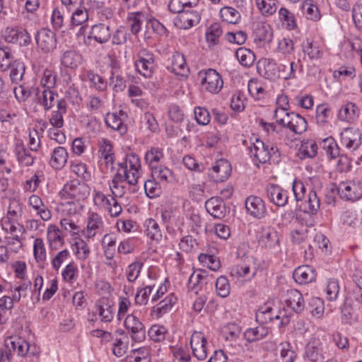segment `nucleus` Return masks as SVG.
I'll return each instance as SVG.
<instances>
[{
    "label": "nucleus",
    "mask_w": 362,
    "mask_h": 362,
    "mask_svg": "<svg viewBox=\"0 0 362 362\" xmlns=\"http://www.w3.org/2000/svg\"><path fill=\"white\" fill-rule=\"evenodd\" d=\"M142 175L141 159L135 153L127 154L124 160L118 164L116 173L110 183V189L115 195L122 197L133 192Z\"/></svg>",
    "instance_id": "1"
},
{
    "label": "nucleus",
    "mask_w": 362,
    "mask_h": 362,
    "mask_svg": "<svg viewBox=\"0 0 362 362\" xmlns=\"http://www.w3.org/2000/svg\"><path fill=\"white\" fill-rule=\"evenodd\" d=\"M2 230L5 233L4 243L14 252H18L23 247L26 229L22 220L4 215L0 221Z\"/></svg>",
    "instance_id": "2"
},
{
    "label": "nucleus",
    "mask_w": 362,
    "mask_h": 362,
    "mask_svg": "<svg viewBox=\"0 0 362 362\" xmlns=\"http://www.w3.org/2000/svg\"><path fill=\"white\" fill-rule=\"evenodd\" d=\"M250 155L256 165L267 162H279L280 152L276 146L267 144L257 138H255L254 141H250Z\"/></svg>",
    "instance_id": "3"
},
{
    "label": "nucleus",
    "mask_w": 362,
    "mask_h": 362,
    "mask_svg": "<svg viewBox=\"0 0 362 362\" xmlns=\"http://www.w3.org/2000/svg\"><path fill=\"white\" fill-rule=\"evenodd\" d=\"M134 65L138 74L146 78H151L156 68L154 54L145 48L139 49L136 54Z\"/></svg>",
    "instance_id": "4"
},
{
    "label": "nucleus",
    "mask_w": 362,
    "mask_h": 362,
    "mask_svg": "<svg viewBox=\"0 0 362 362\" xmlns=\"http://www.w3.org/2000/svg\"><path fill=\"white\" fill-rule=\"evenodd\" d=\"M88 194L89 187L77 180L66 182L59 192V197L64 201L72 199L78 202L86 198Z\"/></svg>",
    "instance_id": "5"
},
{
    "label": "nucleus",
    "mask_w": 362,
    "mask_h": 362,
    "mask_svg": "<svg viewBox=\"0 0 362 362\" xmlns=\"http://www.w3.org/2000/svg\"><path fill=\"white\" fill-rule=\"evenodd\" d=\"M6 345H9L11 350L16 352L18 356L33 358L32 362H37L40 349L35 344H29L21 337H10L6 341Z\"/></svg>",
    "instance_id": "6"
},
{
    "label": "nucleus",
    "mask_w": 362,
    "mask_h": 362,
    "mask_svg": "<svg viewBox=\"0 0 362 362\" xmlns=\"http://www.w3.org/2000/svg\"><path fill=\"white\" fill-rule=\"evenodd\" d=\"M115 315V308L111 300L106 297H101L98 299L93 305L92 318L90 321L95 322L98 318L105 323L112 321Z\"/></svg>",
    "instance_id": "7"
},
{
    "label": "nucleus",
    "mask_w": 362,
    "mask_h": 362,
    "mask_svg": "<svg viewBox=\"0 0 362 362\" xmlns=\"http://www.w3.org/2000/svg\"><path fill=\"white\" fill-rule=\"evenodd\" d=\"M124 326L132 341L141 342L146 339V327L136 311L126 316Z\"/></svg>",
    "instance_id": "8"
},
{
    "label": "nucleus",
    "mask_w": 362,
    "mask_h": 362,
    "mask_svg": "<svg viewBox=\"0 0 362 362\" xmlns=\"http://www.w3.org/2000/svg\"><path fill=\"white\" fill-rule=\"evenodd\" d=\"M199 76L202 77L201 86L205 91L211 94H217L223 88L222 76L215 69H209L204 73L200 72Z\"/></svg>",
    "instance_id": "9"
},
{
    "label": "nucleus",
    "mask_w": 362,
    "mask_h": 362,
    "mask_svg": "<svg viewBox=\"0 0 362 362\" xmlns=\"http://www.w3.org/2000/svg\"><path fill=\"white\" fill-rule=\"evenodd\" d=\"M86 227L82 231L88 240H94L98 235H101L104 230L105 223L100 214L95 211H89L86 219Z\"/></svg>",
    "instance_id": "10"
},
{
    "label": "nucleus",
    "mask_w": 362,
    "mask_h": 362,
    "mask_svg": "<svg viewBox=\"0 0 362 362\" xmlns=\"http://www.w3.org/2000/svg\"><path fill=\"white\" fill-rule=\"evenodd\" d=\"M338 192L343 199L357 201L362 197V182L356 180L341 182L338 186Z\"/></svg>",
    "instance_id": "11"
},
{
    "label": "nucleus",
    "mask_w": 362,
    "mask_h": 362,
    "mask_svg": "<svg viewBox=\"0 0 362 362\" xmlns=\"http://www.w3.org/2000/svg\"><path fill=\"white\" fill-rule=\"evenodd\" d=\"M340 144L351 151L358 149L362 144V134L358 129L344 128L340 133Z\"/></svg>",
    "instance_id": "12"
},
{
    "label": "nucleus",
    "mask_w": 362,
    "mask_h": 362,
    "mask_svg": "<svg viewBox=\"0 0 362 362\" xmlns=\"http://www.w3.org/2000/svg\"><path fill=\"white\" fill-rule=\"evenodd\" d=\"M6 42L27 47L31 43V36L26 29L20 27H7L4 32Z\"/></svg>",
    "instance_id": "13"
},
{
    "label": "nucleus",
    "mask_w": 362,
    "mask_h": 362,
    "mask_svg": "<svg viewBox=\"0 0 362 362\" xmlns=\"http://www.w3.org/2000/svg\"><path fill=\"white\" fill-rule=\"evenodd\" d=\"M190 345L194 356L200 361L205 360L210 351V345L204 333L194 331L190 340Z\"/></svg>",
    "instance_id": "14"
},
{
    "label": "nucleus",
    "mask_w": 362,
    "mask_h": 362,
    "mask_svg": "<svg viewBox=\"0 0 362 362\" xmlns=\"http://www.w3.org/2000/svg\"><path fill=\"white\" fill-rule=\"evenodd\" d=\"M259 245L264 248L280 250V238L278 232L271 227L262 228L258 238Z\"/></svg>",
    "instance_id": "15"
},
{
    "label": "nucleus",
    "mask_w": 362,
    "mask_h": 362,
    "mask_svg": "<svg viewBox=\"0 0 362 362\" xmlns=\"http://www.w3.org/2000/svg\"><path fill=\"white\" fill-rule=\"evenodd\" d=\"M127 117V114L123 110L108 112L105 115V123L107 127L117 132L120 135H124L127 132V126L124 124Z\"/></svg>",
    "instance_id": "16"
},
{
    "label": "nucleus",
    "mask_w": 362,
    "mask_h": 362,
    "mask_svg": "<svg viewBox=\"0 0 362 362\" xmlns=\"http://www.w3.org/2000/svg\"><path fill=\"white\" fill-rule=\"evenodd\" d=\"M35 39L37 47L43 52L49 53L56 48V36L55 34L49 29H40L35 34Z\"/></svg>",
    "instance_id": "17"
},
{
    "label": "nucleus",
    "mask_w": 362,
    "mask_h": 362,
    "mask_svg": "<svg viewBox=\"0 0 362 362\" xmlns=\"http://www.w3.org/2000/svg\"><path fill=\"white\" fill-rule=\"evenodd\" d=\"M257 70L264 78L270 81H276L281 78L280 64L274 59H263L257 63Z\"/></svg>",
    "instance_id": "18"
},
{
    "label": "nucleus",
    "mask_w": 362,
    "mask_h": 362,
    "mask_svg": "<svg viewBox=\"0 0 362 362\" xmlns=\"http://www.w3.org/2000/svg\"><path fill=\"white\" fill-rule=\"evenodd\" d=\"M231 165L225 159H220L209 170V177L214 182H221L230 175Z\"/></svg>",
    "instance_id": "19"
},
{
    "label": "nucleus",
    "mask_w": 362,
    "mask_h": 362,
    "mask_svg": "<svg viewBox=\"0 0 362 362\" xmlns=\"http://www.w3.org/2000/svg\"><path fill=\"white\" fill-rule=\"evenodd\" d=\"M98 156L99 162L104 163L107 168H113L115 153L112 141L105 138L99 139Z\"/></svg>",
    "instance_id": "20"
},
{
    "label": "nucleus",
    "mask_w": 362,
    "mask_h": 362,
    "mask_svg": "<svg viewBox=\"0 0 362 362\" xmlns=\"http://www.w3.org/2000/svg\"><path fill=\"white\" fill-rule=\"evenodd\" d=\"M257 259L252 256H247L241 263L235 265L233 272L240 277L251 279L257 272Z\"/></svg>",
    "instance_id": "21"
},
{
    "label": "nucleus",
    "mask_w": 362,
    "mask_h": 362,
    "mask_svg": "<svg viewBox=\"0 0 362 362\" xmlns=\"http://www.w3.org/2000/svg\"><path fill=\"white\" fill-rule=\"evenodd\" d=\"M281 122L283 123V127L288 128L296 134H303L308 128L306 119L293 112H291L290 116H286L285 119H281Z\"/></svg>",
    "instance_id": "22"
},
{
    "label": "nucleus",
    "mask_w": 362,
    "mask_h": 362,
    "mask_svg": "<svg viewBox=\"0 0 362 362\" xmlns=\"http://www.w3.org/2000/svg\"><path fill=\"white\" fill-rule=\"evenodd\" d=\"M266 193L268 199L276 206L283 207L288 203L287 191L278 185H269L267 187Z\"/></svg>",
    "instance_id": "23"
},
{
    "label": "nucleus",
    "mask_w": 362,
    "mask_h": 362,
    "mask_svg": "<svg viewBox=\"0 0 362 362\" xmlns=\"http://www.w3.org/2000/svg\"><path fill=\"white\" fill-rule=\"evenodd\" d=\"M47 242L50 250L57 251L65 244L64 235L55 224H49L47 228Z\"/></svg>",
    "instance_id": "24"
},
{
    "label": "nucleus",
    "mask_w": 362,
    "mask_h": 362,
    "mask_svg": "<svg viewBox=\"0 0 362 362\" xmlns=\"http://www.w3.org/2000/svg\"><path fill=\"white\" fill-rule=\"evenodd\" d=\"M323 346L316 339L310 340L305 346L304 359L305 362H325Z\"/></svg>",
    "instance_id": "25"
},
{
    "label": "nucleus",
    "mask_w": 362,
    "mask_h": 362,
    "mask_svg": "<svg viewBox=\"0 0 362 362\" xmlns=\"http://www.w3.org/2000/svg\"><path fill=\"white\" fill-rule=\"evenodd\" d=\"M247 213L256 218L264 217L267 209L263 199L257 196L248 197L245 202Z\"/></svg>",
    "instance_id": "26"
},
{
    "label": "nucleus",
    "mask_w": 362,
    "mask_h": 362,
    "mask_svg": "<svg viewBox=\"0 0 362 362\" xmlns=\"http://www.w3.org/2000/svg\"><path fill=\"white\" fill-rule=\"evenodd\" d=\"M67 112V103L64 99H60L57 103V110L52 111L49 115V124L55 129L64 127V115Z\"/></svg>",
    "instance_id": "27"
},
{
    "label": "nucleus",
    "mask_w": 362,
    "mask_h": 362,
    "mask_svg": "<svg viewBox=\"0 0 362 362\" xmlns=\"http://www.w3.org/2000/svg\"><path fill=\"white\" fill-rule=\"evenodd\" d=\"M13 152L20 165L29 167L34 164L35 157L32 155L30 149H27L22 141L16 142Z\"/></svg>",
    "instance_id": "28"
},
{
    "label": "nucleus",
    "mask_w": 362,
    "mask_h": 362,
    "mask_svg": "<svg viewBox=\"0 0 362 362\" xmlns=\"http://www.w3.org/2000/svg\"><path fill=\"white\" fill-rule=\"evenodd\" d=\"M167 69L177 76H187L189 73V69L186 63L185 56L175 52L171 57V64Z\"/></svg>",
    "instance_id": "29"
},
{
    "label": "nucleus",
    "mask_w": 362,
    "mask_h": 362,
    "mask_svg": "<svg viewBox=\"0 0 362 362\" xmlns=\"http://www.w3.org/2000/svg\"><path fill=\"white\" fill-rule=\"evenodd\" d=\"M68 158L67 150L63 146H57L52 150L50 154L49 165L54 170H59L66 165Z\"/></svg>",
    "instance_id": "30"
},
{
    "label": "nucleus",
    "mask_w": 362,
    "mask_h": 362,
    "mask_svg": "<svg viewBox=\"0 0 362 362\" xmlns=\"http://www.w3.org/2000/svg\"><path fill=\"white\" fill-rule=\"evenodd\" d=\"M253 35L255 41L270 42L273 38V31L270 24L262 21L257 22L254 24Z\"/></svg>",
    "instance_id": "31"
},
{
    "label": "nucleus",
    "mask_w": 362,
    "mask_h": 362,
    "mask_svg": "<svg viewBox=\"0 0 362 362\" xmlns=\"http://www.w3.org/2000/svg\"><path fill=\"white\" fill-rule=\"evenodd\" d=\"M285 302L286 305L296 313H300L305 306L303 295L296 289L287 291Z\"/></svg>",
    "instance_id": "32"
},
{
    "label": "nucleus",
    "mask_w": 362,
    "mask_h": 362,
    "mask_svg": "<svg viewBox=\"0 0 362 362\" xmlns=\"http://www.w3.org/2000/svg\"><path fill=\"white\" fill-rule=\"evenodd\" d=\"M361 312L358 306L347 298L341 308V320L346 324L352 325L358 320Z\"/></svg>",
    "instance_id": "33"
},
{
    "label": "nucleus",
    "mask_w": 362,
    "mask_h": 362,
    "mask_svg": "<svg viewBox=\"0 0 362 362\" xmlns=\"http://www.w3.org/2000/svg\"><path fill=\"white\" fill-rule=\"evenodd\" d=\"M207 212L214 218H223L226 215V208L223 200L218 197H211L205 202Z\"/></svg>",
    "instance_id": "34"
},
{
    "label": "nucleus",
    "mask_w": 362,
    "mask_h": 362,
    "mask_svg": "<svg viewBox=\"0 0 362 362\" xmlns=\"http://www.w3.org/2000/svg\"><path fill=\"white\" fill-rule=\"evenodd\" d=\"M109 86L116 93L123 91L126 87V81L119 67L116 64L112 65L109 76Z\"/></svg>",
    "instance_id": "35"
},
{
    "label": "nucleus",
    "mask_w": 362,
    "mask_h": 362,
    "mask_svg": "<svg viewBox=\"0 0 362 362\" xmlns=\"http://www.w3.org/2000/svg\"><path fill=\"white\" fill-rule=\"evenodd\" d=\"M295 281L300 284H306L315 280L316 273L313 268L308 265L298 267L293 272Z\"/></svg>",
    "instance_id": "36"
},
{
    "label": "nucleus",
    "mask_w": 362,
    "mask_h": 362,
    "mask_svg": "<svg viewBox=\"0 0 362 362\" xmlns=\"http://www.w3.org/2000/svg\"><path fill=\"white\" fill-rule=\"evenodd\" d=\"M115 197H118L115 196L112 192L111 194H105L98 189H93L92 192L93 205L101 211H107Z\"/></svg>",
    "instance_id": "37"
},
{
    "label": "nucleus",
    "mask_w": 362,
    "mask_h": 362,
    "mask_svg": "<svg viewBox=\"0 0 362 362\" xmlns=\"http://www.w3.org/2000/svg\"><path fill=\"white\" fill-rule=\"evenodd\" d=\"M82 79L88 81L90 83V87L94 88L98 91L103 92L107 88V82L101 76L92 70L84 71L82 75Z\"/></svg>",
    "instance_id": "38"
},
{
    "label": "nucleus",
    "mask_w": 362,
    "mask_h": 362,
    "mask_svg": "<svg viewBox=\"0 0 362 362\" xmlns=\"http://www.w3.org/2000/svg\"><path fill=\"white\" fill-rule=\"evenodd\" d=\"M359 110L356 105L349 102L341 107L338 112V118L341 121L351 123L358 117Z\"/></svg>",
    "instance_id": "39"
},
{
    "label": "nucleus",
    "mask_w": 362,
    "mask_h": 362,
    "mask_svg": "<svg viewBox=\"0 0 362 362\" xmlns=\"http://www.w3.org/2000/svg\"><path fill=\"white\" fill-rule=\"evenodd\" d=\"M256 320L260 325L267 324L274 319H279L276 313H274V309L270 303H266L261 306L256 313Z\"/></svg>",
    "instance_id": "40"
},
{
    "label": "nucleus",
    "mask_w": 362,
    "mask_h": 362,
    "mask_svg": "<svg viewBox=\"0 0 362 362\" xmlns=\"http://www.w3.org/2000/svg\"><path fill=\"white\" fill-rule=\"evenodd\" d=\"M111 37V33L108 25L98 23L92 26L88 38L93 37L96 42L103 44L107 42Z\"/></svg>",
    "instance_id": "41"
},
{
    "label": "nucleus",
    "mask_w": 362,
    "mask_h": 362,
    "mask_svg": "<svg viewBox=\"0 0 362 362\" xmlns=\"http://www.w3.org/2000/svg\"><path fill=\"white\" fill-rule=\"evenodd\" d=\"M177 301V297L173 293H170L164 299L160 300L153 307V312L157 318H160L168 313Z\"/></svg>",
    "instance_id": "42"
},
{
    "label": "nucleus",
    "mask_w": 362,
    "mask_h": 362,
    "mask_svg": "<svg viewBox=\"0 0 362 362\" xmlns=\"http://www.w3.org/2000/svg\"><path fill=\"white\" fill-rule=\"evenodd\" d=\"M18 59L14 56L12 49L8 46H0V71L5 72L8 71L11 66Z\"/></svg>",
    "instance_id": "43"
},
{
    "label": "nucleus",
    "mask_w": 362,
    "mask_h": 362,
    "mask_svg": "<svg viewBox=\"0 0 362 362\" xmlns=\"http://www.w3.org/2000/svg\"><path fill=\"white\" fill-rule=\"evenodd\" d=\"M163 159V149L160 147H151L145 153L144 161L151 168V169L158 166L159 163Z\"/></svg>",
    "instance_id": "44"
},
{
    "label": "nucleus",
    "mask_w": 362,
    "mask_h": 362,
    "mask_svg": "<svg viewBox=\"0 0 362 362\" xmlns=\"http://www.w3.org/2000/svg\"><path fill=\"white\" fill-rule=\"evenodd\" d=\"M276 360L278 362H293L296 358V354L293 350L291 344L288 341L280 343L276 347Z\"/></svg>",
    "instance_id": "45"
},
{
    "label": "nucleus",
    "mask_w": 362,
    "mask_h": 362,
    "mask_svg": "<svg viewBox=\"0 0 362 362\" xmlns=\"http://www.w3.org/2000/svg\"><path fill=\"white\" fill-rule=\"evenodd\" d=\"M151 175L161 185L173 182L175 180L173 172L167 167L158 165L151 169Z\"/></svg>",
    "instance_id": "46"
},
{
    "label": "nucleus",
    "mask_w": 362,
    "mask_h": 362,
    "mask_svg": "<svg viewBox=\"0 0 362 362\" xmlns=\"http://www.w3.org/2000/svg\"><path fill=\"white\" fill-rule=\"evenodd\" d=\"M145 234L153 241L159 243L162 240V231L158 222L153 218H148L144 222Z\"/></svg>",
    "instance_id": "47"
},
{
    "label": "nucleus",
    "mask_w": 362,
    "mask_h": 362,
    "mask_svg": "<svg viewBox=\"0 0 362 362\" xmlns=\"http://www.w3.org/2000/svg\"><path fill=\"white\" fill-rule=\"evenodd\" d=\"M60 61L64 67L74 69L81 64L82 56L75 50H66L62 54Z\"/></svg>",
    "instance_id": "48"
},
{
    "label": "nucleus",
    "mask_w": 362,
    "mask_h": 362,
    "mask_svg": "<svg viewBox=\"0 0 362 362\" xmlns=\"http://www.w3.org/2000/svg\"><path fill=\"white\" fill-rule=\"evenodd\" d=\"M72 250L76 259L85 261L90 257V249L86 240L82 238L76 239L72 245Z\"/></svg>",
    "instance_id": "49"
},
{
    "label": "nucleus",
    "mask_w": 362,
    "mask_h": 362,
    "mask_svg": "<svg viewBox=\"0 0 362 362\" xmlns=\"http://www.w3.org/2000/svg\"><path fill=\"white\" fill-rule=\"evenodd\" d=\"M255 5L264 17H270L276 13L278 8L277 0H255Z\"/></svg>",
    "instance_id": "50"
},
{
    "label": "nucleus",
    "mask_w": 362,
    "mask_h": 362,
    "mask_svg": "<svg viewBox=\"0 0 362 362\" xmlns=\"http://www.w3.org/2000/svg\"><path fill=\"white\" fill-rule=\"evenodd\" d=\"M300 8L308 20L317 22L321 18L320 9L313 0H304L301 3Z\"/></svg>",
    "instance_id": "51"
},
{
    "label": "nucleus",
    "mask_w": 362,
    "mask_h": 362,
    "mask_svg": "<svg viewBox=\"0 0 362 362\" xmlns=\"http://www.w3.org/2000/svg\"><path fill=\"white\" fill-rule=\"evenodd\" d=\"M302 50L311 60L321 59L323 56V51L319 45L309 40L303 43Z\"/></svg>",
    "instance_id": "52"
},
{
    "label": "nucleus",
    "mask_w": 362,
    "mask_h": 362,
    "mask_svg": "<svg viewBox=\"0 0 362 362\" xmlns=\"http://www.w3.org/2000/svg\"><path fill=\"white\" fill-rule=\"evenodd\" d=\"M56 96L57 94L52 89L44 88L42 91L38 90L37 93L38 102L46 111L54 106Z\"/></svg>",
    "instance_id": "53"
},
{
    "label": "nucleus",
    "mask_w": 362,
    "mask_h": 362,
    "mask_svg": "<svg viewBox=\"0 0 362 362\" xmlns=\"http://www.w3.org/2000/svg\"><path fill=\"white\" fill-rule=\"evenodd\" d=\"M223 34L221 25L214 23L207 28L205 33L206 40L209 46H214L219 43V39Z\"/></svg>",
    "instance_id": "54"
},
{
    "label": "nucleus",
    "mask_w": 362,
    "mask_h": 362,
    "mask_svg": "<svg viewBox=\"0 0 362 362\" xmlns=\"http://www.w3.org/2000/svg\"><path fill=\"white\" fill-rule=\"evenodd\" d=\"M146 19L145 14L142 12H132L127 16V22L131 28V32L134 35L138 34L143 25L144 21Z\"/></svg>",
    "instance_id": "55"
},
{
    "label": "nucleus",
    "mask_w": 362,
    "mask_h": 362,
    "mask_svg": "<svg viewBox=\"0 0 362 362\" xmlns=\"http://www.w3.org/2000/svg\"><path fill=\"white\" fill-rule=\"evenodd\" d=\"M317 145L315 141L308 139L303 141L299 148L298 153L300 158H314L317 153Z\"/></svg>",
    "instance_id": "56"
},
{
    "label": "nucleus",
    "mask_w": 362,
    "mask_h": 362,
    "mask_svg": "<svg viewBox=\"0 0 362 362\" xmlns=\"http://www.w3.org/2000/svg\"><path fill=\"white\" fill-rule=\"evenodd\" d=\"M33 256L37 263L42 264L47 259V252L42 238H37L33 241Z\"/></svg>",
    "instance_id": "57"
},
{
    "label": "nucleus",
    "mask_w": 362,
    "mask_h": 362,
    "mask_svg": "<svg viewBox=\"0 0 362 362\" xmlns=\"http://www.w3.org/2000/svg\"><path fill=\"white\" fill-rule=\"evenodd\" d=\"M279 20L288 30H293L297 28L295 15L286 8L282 7L279 11Z\"/></svg>",
    "instance_id": "58"
},
{
    "label": "nucleus",
    "mask_w": 362,
    "mask_h": 362,
    "mask_svg": "<svg viewBox=\"0 0 362 362\" xmlns=\"http://www.w3.org/2000/svg\"><path fill=\"white\" fill-rule=\"evenodd\" d=\"M8 70H10L9 76L12 83H19L22 81L25 74V66L21 59L13 64Z\"/></svg>",
    "instance_id": "59"
},
{
    "label": "nucleus",
    "mask_w": 362,
    "mask_h": 362,
    "mask_svg": "<svg viewBox=\"0 0 362 362\" xmlns=\"http://www.w3.org/2000/svg\"><path fill=\"white\" fill-rule=\"evenodd\" d=\"M18 298L11 295H5L0 298V316L6 319V313L11 311L16 303H18Z\"/></svg>",
    "instance_id": "60"
},
{
    "label": "nucleus",
    "mask_w": 362,
    "mask_h": 362,
    "mask_svg": "<svg viewBox=\"0 0 362 362\" xmlns=\"http://www.w3.org/2000/svg\"><path fill=\"white\" fill-rule=\"evenodd\" d=\"M150 353L146 347L133 350L125 358V362H150Z\"/></svg>",
    "instance_id": "61"
},
{
    "label": "nucleus",
    "mask_w": 362,
    "mask_h": 362,
    "mask_svg": "<svg viewBox=\"0 0 362 362\" xmlns=\"http://www.w3.org/2000/svg\"><path fill=\"white\" fill-rule=\"evenodd\" d=\"M235 56L240 64L244 66H251L255 61V55L252 51L245 47L236 50Z\"/></svg>",
    "instance_id": "62"
},
{
    "label": "nucleus",
    "mask_w": 362,
    "mask_h": 362,
    "mask_svg": "<svg viewBox=\"0 0 362 362\" xmlns=\"http://www.w3.org/2000/svg\"><path fill=\"white\" fill-rule=\"evenodd\" d=\"M63 280L69 284H73L78 276V269L76 263L71 261L62 271Z\"/></svg>",
    "instance_id": "63"
},
{
    "label": "nucleus",
    "mask_w": 362,
    "mask_h": 362,
    "mask_svg": "<svg viewBox=\"0 0 362 362\" xmlns=\"http://www.w3.org/2000/svg\"><path fill=\"white\" fill-rule=\"evenodd\" d=\"M57 82V74L52 68H46L40 79V85L43 88L52 89L55 87Z\"/></svg>",
    "instance_id": "64"
}]
</instances>
